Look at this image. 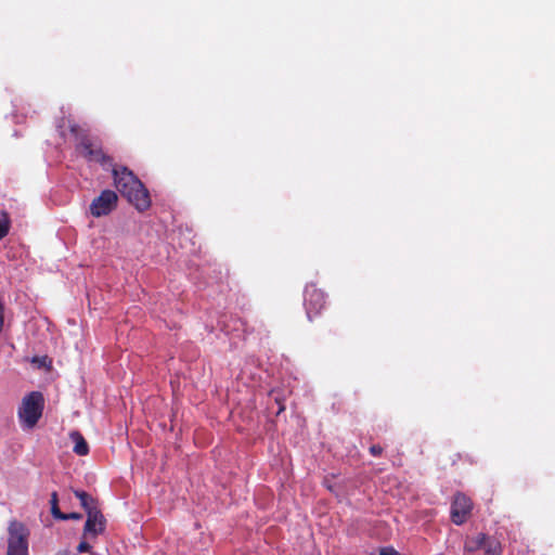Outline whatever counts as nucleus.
Returning a JSON list of instances; mask_svg holds the SVG:
<instances>
[{
  "mask_svg": "<svg viewBox=\"0 0 555 555\" xmlns=\"http://www.w3.org/2000/svg\"><path fill=\"white\" fill-rule=\"evenodd\" d=\"M44 398L40 391L26 395L18 408L17 415L24 428H34L42 416Z\"/></svg>",
  "mask_w": 555,
  "mask_h": 555,
  "instance_id": "2",
  "label": "nucleus"
},
{
  "mask_svg": "<svg viewBox=\"0 0 555 555\" xmlns=\"http://www.w3.org/2000/svg\"><path fill=\"white\" fill-rule=\"evenodd\" d=\"M313 296H314V306L322 301L320 308H323L324 304H325V296L322 292H318L314 289V293H313Z\"/></svg>",
  "mask_w": 555,
  "mask_h": 555,
  "instance_id": "15",
  "label": "nucleus"
},
{
  "mask_svg": "<svg viewBox=\"0 0 555 555\" xmlns=\"http://www.w3.org/2000/svg\"><path fill=\"white\" fill-rule=\"evenodd\" d=\"M105 518L102 512L99 509L87 514V520L83 527V539L89 537L95 538L105 530Z\"/></svg>",
  "mask_w": 555,
  "mask_h": 555,
  "instance_id": "8",
  "label": "nucleus"
},
{
  "mask_svg": "<svg viewBox=\"0 0 555 555\" xmlns=\"http://www.w3.org/2000/svg\"><path fill=\"white\" fill-rule=\"evenodd\" d=\"M50 505H51V508L54 506H59V496H57V492H55V491L51 493Z\"/></svg>",
  "mask_w": 555,
  "mask_h": 555,
  "instance_id": "21",
  "label": "nucleus"
},
{
  "mask_svg": "<svg viewBox=\"0 0 555 555\" xmlns=\"http://www.w3.org/2000/svg\"><path fill=\"white\" fill-rule=\"evenodd\" d=\"M486 533H478L476 537H468L464 542V551L474 553L478 550H482L485 543Z\"/></svg>",
  "mask_w": 555,
  "mask_h": 555,
  "instance_id": "12",
  "label": "nucleus"
},
{
  "mask_svg": "<svg viewBox=\"0 0 555 555\" xmlns=\"http://www.w3.org/2000/svg\"><path fill=\"white\" fill-rule=\"evenodd\" d=\"M269 409L276 415L285 410V397L279 390H271L269 392Z\"/></svg>",
  "mask_w": 555,
  "mask_h": 555,
  "instance_id": "11",
  "label": "nucleus"
},
{
  "mask_svg": "<svg viewBox=\"0 0 555 555\" xmlns=\"http://www.w3.org/2000/svg\"><path fill=\"white\" fill-rule=\"evenodd\" d=\"M90 551H91V545L86 540H82L77 546L78 553H86V552H90Z\"/></svg>",
  "mask_w": 555,
  "mask_h": 555,
  "instance_id": "17",
  "label": "nucleus"
},
{
  "mask_svg": "<svg viewBox=\"0 0 555 555\" xmlns=\"http://www.w3.org/2000/svg\"><path fill=\"white\" fill-rule=\"evenodd\" d=\"M78 152L89 162L98 163L103 168H113V158L104 153L101 147L93 145L91 141H82L77 147Z\"/></svg>",
  "mask_w": 555,
  "mask_h": 555,
  "instance_id": "6",
  "label": "nucleus"
},
{
  "mask_svg": "<svg viewBox=\"0 0 555 555\" xmlns=\"http://www.w3.org/2000/svg\"><path fill=\"white\" fill-rule=\"evenodd\" d=\"M10 230V219L7 212H2V217L0 218V241L4 238Z\"/></svg>",
  "mask_w": 555,
  "mask_h": 555,
  "instance_id": "14",
  "label": "nucleus"
},
{
  "mask_svg": "<svg viewBox=\"0 0 555 555\" xmlns=\"http://www.w3.org/2000/svg\"><path fill=\"white\" fill-rule=\"evenodd\" d=\"M114 182L119 193L127 198L139 211H145L151 206L147 189L127 167L112 168Z\"/></svg>",
  "mask_w": 555,
  "mask_h": 555,
  "instance_id": "1",
  "label": "nucleus"
},
{
  "mask_svg": "<svg viewBox=\"0 0 555 555\" xmlns=\"http://www.w3.org/2000/svg\"><path fill=\"white\" fill-rule=\"evenodd\" d=\"M473 509L472 500L464 493L457 492L454 494L451 503V520L453 524L460 526L467 521Z\"/></svg>",
  "mask_w": 555,
  "mask_h": 555,
  "instance_id": "4",
  "label": "nucleus"
},
{
  "mask_svg": "<svg viewBox=\"0 0 555 555\" xmlns=\"http://www.w3.org/2000/svg\"><path fill=\"white\" fill-rule=\"evenodd\" d=\"M370 453L373 456H379L383 453V448L379 444H373L370 447Z\"/></svg>",
  "mask_w": 555,
  "mask_h": 555,
  "instance_id": "18",
  "label": "nucleus"
},
{
  "mask_svg": "<svg viewBox=\"0 0 555 555\" xmlns=\"http://www.w3.org/2000/svg\"><path fill=\"white\" fill-rule=\"evenodd\" d=\"M485 555H502L501 542L494 537L486 534L485 543L482 545Z\"/></svg>",
  "mask_w": 555,
  "mask_h": 555,
  "instance_id": "13",
  "label": "nucleus"
},
{
  "mask_svg": "<svg viewBox=\"0 0 555 555\" xmlns=\"http://www.w3.org/2000/svg\"><path fill=\"white\" fill-rule=\"evenodd\" d=\"M379 555H399V553L392 547H382Z\"/></svg>",
  "mask_w": 555,
  "mask_h": 555,
  "instance_id": "20",
  "label": "nucleus"
},
{
  "mask_svg": "<svg viewBox=\"0 0 555 555\" xmlns=\"http://www.w3.org/2000/svg\"><path fill=\"white\" fill-rule=\"evenodd\" d=\"M69 438L74 442L73 451L76 454H78L80 456H85L89 453L88 442L86 441L85 437L82 436V434L80 431L73 430L72 433H69Z\"/></svg>",
  "mask_w": 555,
  "mask_h": 555,
  "instance_id": "10",
  "label": "nucleus"
},
{
  "mask_svg": "<svg viewBox=\"0 0 555 555\" xmlns=\"http://www.w3.org/2000/svg\"><path fill=\"white\" fill-rule=\"evenodd\" d=\"M59 133L64 139H85L88 135L87 125L78 124L70 116H63L57 122Z\"/></svg>",
  "mask_w": 555,
  "mask_h": 555,
  "instance_id": "7",
  "label": "nucleus"
},
{
  "mask_svg": "<svg viewBox=\"0 0 555 555\" xmlns=\"http://www.w3.org/2000/svg\"><path fill=\"white\" fill-rule=\"evenodd\" d=\"M7 555H28V533L25 526L16 520L10 522Z\"/></svg>",
  "mask_w": 555,
  "mask_h": 555,
  "instance_id": "3",
  "label": "nucleus"
},
{
  "mask_svg": "<svg viewBox=\"0 0 555 555\" xmlns=\"http://www.w3.org/2000/svg\"><path fill=\"white\" fill-rule=\"evenodd\" d=\"M51 514L56 519L65 520V513L61 512L59 506L52 507Z\"/></svg>",
  "mask_w": 555,
  "mask_h": 555,
  "instance_id": "16",
  "label": "nucleus"
},
{
  "mask_svg": "<svg viewBox=\"0 0 555 555\" xmlns=\"http://www.w3.org/2000/svg\"><path fill=\"white\" fill-rule=\"evenodd\" d=\"M56 555H76V554H74L69 550H63V551L57 552Z\"/></svg>",
  "mask_w": 555,
  "mask_h": 555,
  "instance_id": "22",
  "label": "nucleus"
},
{
  "mask_svg": "<svg viewBox=\"0 0 555 555\" xmlns=\"http://www.w3.org/2000/svg\"><path fill=\"white\" fill-rule=\"evenodd\" d=\"M82 518V515L80 513H76V512H73V513H65V520H80Z\"/></svg>",
  "mask_w": 555,
  "mask_h": 555,
  "instance_id": "19",
  "label": "nucleus"
},
{
  "mask_svg": "<svg viewBox=\"0 0 555 555\" xmlns=\"http://www.w3.org/2000/svg\"><path fill=\"white\" fill-rule=\"evenodd\" d=\"M118 196L112 190H104L90 204V214L95 217L107 216L117 206Z\"/></svg>",
  "mask_w": 555,
  "mask_h": 555,
  "instance_id": "5",
  "label": "nucleus"
},
{
  "mask_svg": "<svg viewBox=\"0 0 555 555\" xmlns=\"http://www.w3.org/2000/svg\"><path fill=\"white\" fill-rule=\"evenodd\" d=\"M75 496L79 500L81 507L86 514L99 509L98 501L88 492L82 490H73Z\"/></svg>",
  "mask_w": 555,
  "mask_h": 555,
  "instance_id": "9",
  "label": "nucleus"
}]
</instances>
